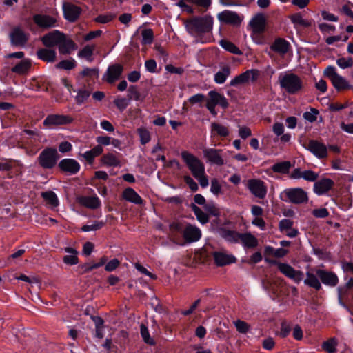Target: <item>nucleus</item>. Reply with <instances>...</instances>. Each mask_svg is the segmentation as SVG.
Segmentation results:
<instances>
[{
    "label": "nucleus",
    "mask_w": 353,
    "mask_h": 353,
    "mask_svg": "<svg viewBox=\"0 0 353 353\" xmlns=\"http://www.w3.org/2000/svg\"><path fill=\"white\" fill-rule=\"evenodd\" d=\"M291 21L294 24H299L305 27L310 25L308 21L304 19L300 13H296L290 17Z\"/></svg>",
    "instance_id": "52"
},
{
    "label": "nucleus",
    "mask_w": 353,
    "mask_h": 353,
    "mask_svg": "<svg viewBox=\"0 0 353 353\" xmlns=\"http://www.w3.org/2000/svg\"><path fill=\"white\" fill-rule=\"evenodd\" d=\"M305 148L318 159H324L327 157V146L316 140L309 141Z\"/></svg>",
    "instance_id": "12"
},
{
    "label": "nucleus",
    "mask_w": 353,
    "mask_h": 353,
    "mask_svg": "<svg viewBox=\"0 0 353 353\" xmlns=\"http://www.w3.org/2000/svg\"><path fill=\"white\" fill-rule=\"evenodd\" d=\"M331 81L333 86L337 90H345L350 87V85L346 79L339 74L335 76Z\"/></svg>",
    "instance_id": "41"
},
{
    "label": "nucleus",
    "mask_w": 353,
    "mask_h": 353,
    "mask_svg": "<svg viewBox=\"0 0 353 353\" xmlns=\"http://www.w3.org/2000/svg\"><path fill=\"white\" fill-rule=\"evenodd\" d=\"M275 345L274 340L272 337H268L263 340L262 347L266 350H272Z\"/></svg>",
    "instance_id": "64"
},
{
    "label": "nucleus",
    "mask_w": 353,
    "mask_h": 353,
    "mask_svg": "<svg viewBox=\"0 0 353 353\" xmlns=\"http://www.w3.org/2000/svg\"><path fill=\"white\" fill-rule=\"evenodd\" d=\"M280 196L282 201L294 204H302L308 201L307 193L301 188H286Z\"/></svg>",
    "instance_id": "5"
},
{
    "label": "nucleus",
    "mask_w": 353,
    "mask_h": 353,
    "mask_svg": "<svg viewBox=\"0 0 353 353\" xmlns=\"http://www.w3.org/2000/svg\"><path fill=\"white\" fill-rule=\"evenodd\" d=\"M247 188L256 198L264 199L267 194V186L261 179H252L248 181Z\"/></svg>",
    "instance_id": "9"
},
{
    "label": "nucleus",
    "mask_w": 353,
    "mask_h": 353,
    "mask_svg": "<svg viewBox=\"0 0 353 353\" xmlns=\"http://www.w3.org/2000/svg\"><path fill=\"white\" fill-rule=\"evenodd\" d=\"M214 19L210 15L194 17L188 19L185 24L188 32L196 38V41L205 43L203 34L212 32Z\"/></svg>",
    "instance_id": "1"
},
{
    "label": "nucleus",
    "mask_w": 353,
    "mask_h": 353,
    "mask_svg": "<svg viewBox=\"0 0 353 353\" xmlns=\"http://www.w3.org/2000/svg\"><path fill=\"white\" fill-rule=\"evenodd\" d=\"M116 15L112 13L100 14L94 19V21L99 23H107L113 20Z\"/></svg>",
    "instance_id": "55"
},
{
    "label": "nucleus",
    "mask_w": 353,
    "mask_h": 353,
    "mask_svg": "<svg viewBox=\"0 0 353 353\" xmlns=\"http://www.w3.org/2000/svg\"><path fill=\"white\" fill-rule=\"evenodd\" d=\"M230 74V68L228 65H225L214 74V80L218 84H223L225 83Z\"/></svg>",
    "instance_id": "36"
},
{
    "label": "nucleus",
    "mask_w": 353,
    "mask_h": 353,
    "mask_svg": "<svg viewBox=\"0 0 353 353\" xmlns=\"http://www.w3.org/2000/svg\"><path fill=\"white\" fill-rule=\"evenodd\" d=\"M291 48L289 41L283 38H276L270 46V49L281 56H284Z\"/></svg>",
    "instance_id": "22"
},
{
    "label": "nucleus",
    "mask_w": 353,
    "mask_h": 353,
    "mask_svg": "<svg viewBox=\"0 0 353 353\" xmlns=\"http://www.w3.org/2000/svg\"><path fill=\"white\" fill-rule=\"evenodd\" d=\"M30 66L31 63L29 59H22L12 68L11 71L19 74H22L26 73Z\"/></svg>",
    "instance_id": "34"
},
{
    "label": "nucleus",
    "mask_w": 353,
    "mask_h": 353,
    "mask_svg": "<svg viewBox=\"0 0 353 353\" xmlns=\"http://www.w3.org/2000/svg\"><path fill=\"white\" fill-rule=\"evenodd\" d=\"M130 99L125 97H118L113 101L115 106L121 111L123 112L127 108L130 104Z\"/></svg>",
    "instance_id": "48"
},
{
    "label": "nucleus",
    "mask_w": 353,
    "mask_h": 353,
    "mask_svg": "<svg viewBox=\"0 0 353 353\" xmlns=\"http://www.w3.org/2000/svg\"><path fill=\"white\" fill-rule=\"evenodd\" d=\"M336 341L332 338L325 341L323 345V349L328 353H334L336 352Z\"/></svg>",
    "instance_id": "49"
},
{
    "label": "nucleus",
    "mask_w": 353,
    "mask_h": 353,
    "mask_svg": "<svg viewBox=\"0 0 353 353\" xmlns=\"http://www.w3.org/2000/svg\"><path fill=\"white\" fill-rule=\"evenodd\" d=\"M63 34L59 30H54L44 35L41 41L46 47L59 46Z\"/></svg>",
    "instance_id": "24"
},
{
    "label": "nucleus",
    "mask_w": 353,
    "mask_h": 353,
    "mask_svg": "<svg viewBox=\"0 0 353 353\" xmlns=\"http://www.w3.org/2000/svg\"><path fill=\"white\" fill-rule=\"evenodd\" d=\"M258 76V70H247L232 79L230 82V85L231 86H237L239 85L249 82L250 81L254 82L257 79Z\"/></svg>",
    "instance_id": "16"
},
{
    "label": "nucleus",
    "mask_w": 353,
    "mask_h": 353,
    "mask_svg": "<svg viewBox=\"0 0 353 353\" xmlns=\"http://www.w3.org/2000/svg\"><path fill=\"white\" fill-rule=\"evenodd\" d=\"M319 111L316 109L311 108L310 111H307L303 113V118L309 122H314L317 119Z\"/></svg>",
    "instance_id": "56"
},
{
    "label": "nucleus",
    "mask_w": 353,
    "mask_h": 353,
    "mask_svg": "<svg viewBox=\"0 0 353 353\" xmlns=\"http://www.w3.org/2000/svg\"><path fill=\"white\" fill-rule=\"evenodd\" d=\"M42 198L52 207H57L59 205V200L57 194L52 191L41 192Z\"/></svg>",
    "instance_id": "43"
},
{
    "label": "nucleus",
    "mask_w": 353,
    "mask_h": 353,
    "mask_svg": "<svg viewBox=\"0 0 353 353\" xmlns=\"http://www.w3.org/2000/svg\"><path fill=\"white\" fill-rule=\"evenodd\" d=\"M105 223L102 221H95L90 225H85L81 228L83 232L96 231L101 229Z\"/></svg>",
    "instance_id": "50"
},
{
    "label": "nucleus",
    "mask_w": 353,
    "mask_h": 353,
    "mask_svg": "<svg viewBox=\"0 0 353 353\" xmlns=\"http://www.w3.org/2000/svg\"><path fill=\"white\" fill-rule=\"evenodd\" d=\"M9 37L11 45L15 47H24L28 40V34L19 27L10 31Z\"/></svg>",
    "instance_id": "10"
},
{
    "label": "nucleus",
    "mask_w": 353,
    "mask_h": 353,
    "mask_svg": "<svg viewBox=\"0 0 353 353\" xmlns=\"http://www.w3.org/2000/svg\"><path fill=\"white\" fill-rule=\"evenodd\" d=\"M208 96L209 99L207 101L206 108L214 117L217 115V112L215 110L216 105H219L223 109H226L228 107L229 103L227 99L216 91H210Z\"/></svg>",
    "instance_id": "7"
},
{
    "label": "nucleus",
    "mask_w": 353,
    "mask_h": 353,
    "mask_svg": "<svg viewBox=\"0 0 353 353\" xmlns=\"http://www.w3.org/2000/svg\"><path fill=\"white\" fill-rule=\"evenodd\" d=\"M293 225V221L288 219H283L279 223V230L281 232H285L288 229H291Z\"/></svg>",
    "instance_id": "62"
},
{
    "label": "nucleus",
    "mask_w": 353,
    "mask_h": 353,
    "mask_svg": "<svg viewBox=\"0 0 353 353\" xmlns=\"http://www.w3.org/2000/svg\"><path fill=\"white\" fill-rule=\"evenodd\" d=\"M211 134L212 136L219 135L220 137H225L229 134L228 129L218 123L213 122L211 123Z\"/></svg>",
    "instance_id": "35"
},
{
    "label": "nucleus",
    "mask_w": 353,
    "mask_h": 353,
    "mask_svg": "<svg viewBox=\"0 0 353 353\" xmlns=\"http://www.w3.org/2000/svg\"><path fill=\"white\" fill-rule=\"evenodd\" d=\"M63 12L64 18L67 21L74 22L81 14V9L72 3L66 2L63 4Z\"/></svg>",
    "instance_id": "17"
},
{
    "label": "nucleus",
    "mask_w": 353,
    "mask_h": 353,
    "mask_svg": "<svg viewBox=\"0 0 353 353\" xmlns=\"http://www.w3.org/2000/svg\"><path fill=\"white\" fill-rule=\"evenodd\" d=\"M278 268L282 274L297 283L303 279V273L302 272L294 270L287 263H279Z\"/></svg>",
    "instance_id": "18"
},
{
    "label": "nucleus",
    "mask_w": 353,
    "mask_h": 353,
    "mask_svg": "<svg viewBox=\"0 0 353 353\" xmlns=\"http://www.w3.org/2000/svg\"><path fill=\"white\" fill-rule=\"evenodd\" d=\"M333 180L328 178H323L315 181L313 186L314 192L318 196L327 194L334 186Z\"/></svg>",
    "instance_id": "19"
},
{
    "label": "nucleus",
    "mask_w": 353,
    "mask_h": 353,
    "mask_svg": "<svg viewBox=\"0 0 353 353\" xmlns=\"http://www.w3.org/2000/svg\"><path fill=\"white\" fill-rule=\"evenodd\" d=\"M38 58L48 63H53L56 60L57 53L54 50L41 48L37 50Z\"/></svg>",
    "instance_id": "29"
},
{
    "label": "nucleus",
    "mask_w": 353,
    "mask_h": 353,
    "mask_svg": "<svg viewBox=\"0 0 353 353\" xmlns=\"http://www.w3.org/2000/svg\"><path fill=\"white\" fill-rule=\"evenodd\" d=\"M122 197L124 200L137 205L143 204L142 198L132 188H125L122 193Z\"/></svg>",
    "instance_id": "26"
},
{
    "label": "nucleus",
    "mask_w": 353,
    "mask_h": 353,
    "mask_svg": "<svg viewBox=\"0 0 353 353\" xmlns=\"http://www.w3.org/2000/svg\"><path fill=\"white\" fill-rule=\"evenodd\" d=\"M292 167V163L289 161H284L274 163L270 169L275 173L286 174H288Z\"/></svg>",
    "instance_id": "32"
},
{
    "label": "nucleus",
    "mask_w": 353,
    "mask_h": 353,
    "mask_svg": "<svg viewBox=\"0 0 353 353\" xmlns=\"http://www.w3.org/2000/svg\"><path fill=\"white\" fill-rule=\"evenodd\" d=\"M82 77H96L99 76V69L98 68H84L83 71L81 72Z\"/></svg>",
    "instance_id": "63"
},
{
    "label": "nucleus",
    "mask_w": 353,
    "mask_h": 353,
    "mask_svg": "<svg viewBox=\"0 0 353 353\" xmlns=\"http://www.w3.org/2000/svg\"><path fill=\"white\" fill-rule=\"evenodd\" d=\"M183 161L191 172L192 176L198 180L202 188H206L209 185V181L205 171V165L196 156L188 151L181 153Z\"/></svg>",
    "instance_id": "2"
},
{
    "label": "nucleus",
    "mask_w": 353,
    "mask_h": 353,
    "mask_svg": "<svg viewBox=\"0 0 353 353\" xmlns=\"http://www.w3.org/2000/svg\"><path fill=\"white\" fill-rule=\"evenodd\" d=\"M32 20L39 28L43 29H48L57 26L56 18L50 15L36 14L33 15Z\"/></svg>",
    "instance_id": "13"
},
{
    "label": "nucleus",
    "mask_w": 353,
    "mask_h": 353,
    "mask_svg": "<svg viewBox=\"0 0 353 353\" xmlns=\"http://www.w3.org/2000/svg\"><path fill=\"white\" fill-rule=\"evenodd\" d=\"M103 149L102 146L97 145L92 150L85 152L83 154H79V157H82L89 164H92L94 159L102 154Z\"/></svg>",
    "instance_id": "28"
},
{
    "label": "nucleus",
    "mask_w": 353,
    "mask_h": 353,
    "mask_svg": "<svg viewBox=\"0 0 353 353\" xmlns=\"http://www.w3.org/2000/svg\"><path fill=\"white\" fill-rule=\"evenodd\" d=\"M192 210L194 212L197 220L201 224H205L209 221L208 215L205 213L200 208L194 204L192 205Z\"/></svg>",
    "instance_id": "44"
},
{
    "label": "nucleus",
    "mask_w": 353,
    "mask_h": 353,
    "mask_svg": "<svg viewBox=\"0 0 353 353\" xmlns=\"http://www.w3.org/2000/svg\"><path fill=\"white\" fill-rule=\"evenodd\" d=\"M337 65L343 69L350 68L353 65V60L352 58H339L336 61Z\"/></svg>",
    "instance_id": "59"
},
{
    "label": "nucleus",
    "mask_w": 353,
    "mask_h": 353,
    "mask_svg": "<svg viewBox=\"0 0 353 353\" xmlns=\"http://www.w3.org/2000/svg\"><path fill=\"white\" fill-rule=\"evenodd\" d=\"M94 50V46L87 45L79 51L77 55L79 58L85 59L89 62H92L93 61L92 55Z\"/></svg>",
    "instance_id": "42"
},
{
    "label": "nucleus",
    "mask_w": 353,
    "mask_h": 353,
    "mask_svg": "<svg viewBox=\"0 0 353 353\" xmlns=\"http://www.w3.org/2000/svg\"><path fill=\"white\" fill-rule=\"evenodd\" d=\"M90 91L85 89V88H81L79 89L77 91V96L75 97V101L77 104L81 105L83 103H85L88 99L90 96Z\"/></svg>",
    "instance_id": "45"
},
{
    "label": "nucleus",
    "mask_w": 353,
    "mask_h": 353,
    "mask_svg": "<svg viewBox=\"0 0 353 353\" xmlns=\"http://www.w3.org/2000/svg\"><path fill=\"white\" fill-rule=\"evenodd\" d=\"M58 167L63 172L70 175L76 174L80 170L79 163L74 159H63L58 163Z\"/></svg>",
    "instance_id": "15"
},
{
    "label": "nucleus",
    "mask_w": 353,
    "mask_h": 353,
    "mask_svg": "<svg viewBox=\"0 0 353 353\" xmlns=\"http://www.w3.org/2000/svg\"><path fill=\"white\" fill-rule=\"evenodd\" d=\"M79 202L82 205L90 209H97L101 205V201L97 196H82L79 199Z\"/></svg>",
    "instance_id": "31"
},
{
    "label": "nucleus",
    "mask_w": 353,
    "mask_h": 353,
    "mask_svg": "<svg viewBox=\"0 0 353 353\" xmlns=\"http://www.w3.org/2000/svg\"><path fill=\"white\" fill-rule=\"evenodd\" d=\"M319 177V174L312 170H307L303 172V179L307 181L315 182Z\"/></svg>",
    "instance_id": "57"
},
{
    "label": "nucleus",
    "mask_w": 353,
    "mask_h": 353,
    "mask_svg": "<svg viewBox=\"0 0 353 353\" xmlns=\"http://www.w3.org/2000/svg\"><path fill=\"white\" fill-rule=\"evenodd\" d=\"M140 332L143 341L150 345L154 344V340L150 338L148 328L144 324H141L140 326Z\"/></svg>",
    "instance_id": "51"
},
{
    "label": "nucleus",
    "mask_w": 353,
    "mask_h": 353,
    "mask_svg": "<svg viewBox=\"0 0 353 353\" xmlns=\"http://www.w3.org/2000/svg\"><path fill=\"white\" fill-rule=\"evenodd\" d=\"M76 65V61L74 59L63 60L60 61L56 67L59 69L72 70Z\"/></svg>",
    "instance_id": "53"
},
{
    "label": "nucleus",
    "mask_w": 353,
    "mask_h": 353,
    "mask_svg": "<svg viewBox=\"0 0 353 353\" xmlns=\"http://www.w3.org/2000/svg\"><path fill=\"white\" fill-rule=\"evenodd\" d=\"M219 233L220 236L228 243H239L241 233H239L238 232L228 230L225 228H221L219 230Z\"/></svg>",
    "instance_id": "27"
},
{
    "label": "nucleus",
    "mask_w": 353,
    "mask_h": 353,
    "mask_svg": "<svg viewBox=\"0 0 353 353\" xmlns=\"http://www.w3.org/2000/svg\"><path fill=\"white\" fill-rule=\"evenodd\" d=\"M212 256L216 265L220 267L234 263L236 261V259L233 254H229L223 252H214Z\"/></svg>",
    "instance_id": "23"
},
{
    "label": "nucleus",
    "mask_w": 353,
    "mask_h": 353,
    "mask_svg": "<svg viewBox=\"0 0 353 353\" xmlns=\"http://www.w3.org/2000/svg\"><path fill=\"white\" fill-rule=\"evenodd\" d=\"M316 274L325 285L334 287L339 282L338 276L332 272L319 269L316 271Z\"/></svg>",
    "instance_id": "21"
},
{
    "label": "nucleus",
    "mask_w": 353,
    "mask_h": 353,
    "mask_svg": "<svg viewBox=\"0 0 353 353\" xmlns=\"http://www.w3.org/2000/svg\"><path fill=\"white\" fill-rule=\"evenodd\" d=\"M217 17L221 23L233 26L240 25L242 21L236 12L230 10H223L219 13Z\"/></svg>",
    "instance_id": "20"
},
{
    "label": "nucleus",
    "mask_w": 353,
    "mask_h": 353,
    "mask_svg": "<svg viewBox=\"0 0 353 353\" xmlns=\"http://www.w3.org/2000/svg\"><path fill=\"white\" fill-rule=\"evenodd\" d=\"M123 71V67L119 63L110 65L103 76V79L107 83L112 84L119 79Z\"/></svg>",
    "instance_id": "14"
},
{
    "label": "nucleus",
    "mask_w": 353,
    "mask_h": 353,
    "mask_svg": "<svg viewBox=\"0 0 353 353\" xmlns=\"http://www.w3.org/2000/svg\"><path fill=\"white\" fill-rule=\"evenodd\" d=\"M101 163L108 167H117L120 165V160L112 153H107L101 157Z\"/></svg>",
    "instance_id": "33"
},
{
    "label": "nucleus",
    "mask_w": 353,
    "mask_h": 353,
    "mask_svg": "<svg viewBox=\"0 0 353 353\" xmlns=\"http://www.w3.org/2000/svg\"><path fill=\"white\" fill-rule=\"evenodd\" d=\"M239 243L245 248H254L258 245L257 239L250 233H241Z\"/></svg>",
    "instance_id": "30"
},
{
    "label": "nucleus",
    "mask_w": 353,
    "mask_h": 353,
    "mask_svg": "<svg viewBox=\"0 0 353 353\" xmlns=\"http://www.w3.org/2000/svg\"><path fill=\"white\" fill-rule=\"evenodd\" d=\"M250 26L254 30H263L265 27V18L262 14H259L252 19Z\"/></svg>",
    "instance_id": "39"
},
{
    "label": "nucleus",
    "mask_w": 353,
    "mask_h": 353,
    "mask_svg": "<svg viewBox=\"0 0 353 353\" xmlns=\"http://www.w3.org/2000/svg\"><path fill=\"white\" fill-rule=\"evenodd\" d=\"M279 81L281 88L290 94H296L303 88L301 79L294 73L281 74Z\"/></svg>",
    "instance_id": "4"
},
{
    "label": "nucleus",
    "mask_w": 353,
    "mask_h": 353,
    "mask_svg": "<svg viewBox=\"0 0 353 353\" xmlns=\"http://www.w3.org/2000/svg\"><path fill=\"white\" fill-rule=\"evenodd\" d=\"M170 229L173 232H181L185 241L188 243L197 242L202 236L201 229L190 223L174 221L170 225Z\"/></svg>",
    "instance_id": "3"
},
{
    "label": "nucleus",
    "mask_w": 353,
    "mask_h": 353,
    "mask_svg": "<svg viewBox=\"0 0 353 353\" xmlns=\"http://www.w3.org/2000/svg\"><path fill=\"white\" fill-rule=\"evenodd\" d=\"M128 99H130V101L132 99H134L136 101L139 100L140 94L137 88L135 85H130L128 88Z\"/></svg>",
    "instance_id": "61"
},
{
    "label": "nucleus",
    "mask_w": 353,
    "mask_h": 353,
    "mask_svg": "<svg viewBox=\"0 0 353 353\" xmlns=\"http://www.w3.org/2000/svg\"><path fill=\"white\" fill-rule=\"evenodd\" d=\"M234 324L236 330L241 334H246L250 330V325L245 321L236 320Z\"/></svg>",
    "instance_id": "54"
},
{
    "label": "nucleus",
    "mask_w": 353,
    "mask_h": 353,
    "mask_svg": "<svg viewBox=\"0 0 353 353\" xmlns=\"http://www.w3.org/2000/svg\"><path fill=\"white\" fill-rule=\"evenodd\" d=\"M65 251L70 253L69 255H65L63 257V262L68 265H75L78 263V257L77 256V252L72 248H65Z\"/></svg>",
    "instance_id": "38"
},
{
    "label": "nucleus",
    "mask_w": 353,
    "mask_h": 353,
    "mask_svg": "<svg viewBox=\"0 0 353 353\" xmlns=\"http://www.w3.org/2000/svg\"><path fill=\"white\" fill-rule=\"evenodd\" d=\"M219 44L223 49L234 54H242V52L241 51V50L237 46H236L233 43L228 40L221 39L219 41Z\"/></svg>",
    "instance_id": "40"
},
{
    "label": "nucleus",
    "mask_w": 353,
    "mask_h": 353,
    "mask_svg": "<svg viewBox=\"0 0 353 353\" xmlns=\"http://www.w3.org/2000/svg\"><path fill=\"white\" fill-rule=\"evenodd\" d=\"M59 158V154L56 148H46L38 156L37 162L43 169H52L57 165Z\"/></svg>",
    "instance_id": "6"
},
{
    "label": "nucleus",
    "mask_w": 353,
    "mask_h": 353,
    "mask_svg": "<svg viewBox=\"0 0 353 353\" xmlns=\"http://www.w3.org/2000/svg\"><path fill=\"white\" fill-rule=\"evenodd\" d=\"M318 276L310 272L306 273V279L304 281L305 285L319 290L321 288V285L319 281Z\"/></svg>",
    "instance_id": "37"
},
{
    "label": "nucleus",
    "mask_w": 353,
    "mask_h": 353,
    "mask_svg": "<svg viewBox=\"0 0 353 353\" xmlns=\"http://www.w3.org/2000/svg\"><path fill=\"white\" fill-rule=\"evenodd\" d=\"M74 121V118L69 114H51L43 120V125L48 128L57 125L70 124Z\"/></svg>",
    "instance_id": "8"
},
{
    "label": "nucleus",
    "mask_w": 353,
    "mask_h": 353,
    "mask_svg": "<svg viewBox=\"0 0 353 353\" xmlns=\"http://www.w3.org/2000/svg\"><path fill=\"white\" fill-rule=\"evenodd\" d=\"M141 43L143 45H149L153 42L154 33L152 29H144L141 32Z\"/></svg>",
    "instance_id": "47"
},
{
    "label": "nucleus",
    "mask_w": 353,
    "mask_h": 353,
    "mask_svg": "<svg viewBox=\"0 0 353 353\" xmlns=\"http://www.w3.org/2000/svg\"><path fill=\"white\" fill-rule=\"evenodd\" d=\"M222 150L208 148L203 150V157L207 161L213 165L221 166L224 165L225 161L222 157Z\"/></svg>",
    "instance_id": "11"
},
{
    "label": "nucleus",
    "mask_w": 353,
    "mask_h": 353,
    "mask_svg": "<svg viewBox=\"0 0 353 353\" xmlns=\"http://www.w3.org/2000/svg\"><path fill=\"white\" fill-rule=\"evenodd\" d=\"M59 51L62 54H70L77 48V44L70 39H67L63 34L59 46Z\"/></svg>",
    "instance_id": "25"
},
{
    "label": "nucleus",
    "mask_w": 353,
    "mask_h": 353,
    "mask_svg": "<svg viewBox=\"0 0 353 353\" xmlns=\"http://www.w3.org/2000/svg\"><path fill=\"white\" fill-rule=\"evenodd\" d=\"M139 136L140 143L141 145H145L151 140L150 132L145 128H139L137 130Z\"/></svg>",
    "instance_id": "46"
},
{
    "label": "nucleus",
    "mask_w": 353,
    "mask_h": 353,
    "mask_svg": "<svg viewBox=\"0 0 353 353\" xmlns=\"http://www.w3.org/2000/svg\"><path fill=\"white\" fill-rule=\"evenodd\" d=\"M144 66L145 70L150 73H156L157 72V64L154 59L146 60Z\"/></svg>",
    "instance_id": "58"
},
{
    "label": "nucleus",
    "mask_w": 353,
    "mask_h": 353,
    "mask_svg": "<svg viewBox=\"0 0 353 353\" xmlns=\"http://www.w3.org/2000/svg\"><path fill=\"white\" fill-rule=\"evenodd\" d=\"M210 191L214 195H219L221 193V185L216 179L211 180Z\"/></svg>",
    "instance_id": "60"
}]
</instances>
